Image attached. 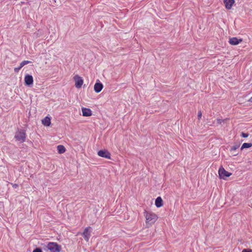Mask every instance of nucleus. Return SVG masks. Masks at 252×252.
<instances>
[{"label": "nucleus", "mask_w": 252, "mask_h": 252, "mask_svg": "<svg viewBox=\"0 0 252 252\" xmlns=\"http://www.w3.org/2000/svg\"><path fill=\"white\" fill-rule=\"evenodd\" d=\"M241 136L243 137H244V138H247L249 136V134L248 133H244V132H242L241 133Z\"/></svg>", "instance_id": "obj_19"}, {"label": "nucleus", "mask_w": 252, "mask_h": 252, "mask_svg": "<svg viewBox=\"0 0 252 252\" xmlns=\"http://www.w3.org/2000/svg\"><path fill=\"white\" fill-rule=\"evenodd\" d=\"M12 185L14 188H17L18 187V185L17 184H12Z\"/></svg>", "instance_id": "obj_24"}, {"label": "nucleus", "mask_w": 252, "mask_h": 252, "mask_svg": "<svg viewBox=\"0 0 252 252\" xmlns=\"http://www.w3.org/2000/svg\"><path fill=\"white\" fill-rule=\"evenodd\" d=\"M242 252H252V250L251 249H244Z\"/></svg>", "instance_id": "obj_22"}, {"label": "nucleus", "mask_w": 252, "mask_h": 252, "mask_svg": "<svg viewBox=\"0 0 252 252\" xmlns=\"http://www.w3.org/2000/svg\"><path fill=\"white\" fill-rule=\"evenodd\" d=\"M21 68L22 67H20V66L19 67H15L14 68V71L15 72H18Z\"/></svg>", "instance_id": "obj_23"}, {"label": "nucleus", "mask_w": 252, "mask_h": 252, "mask_svg": "<svg viewBox=\"0 0 252 252\" xmlns=\"http://www.w3.org/2000/svg\"><path fill=\"white\" fill-rule=\"evenodd\" d=\"M92 228L90 226H88L84 229L83 232V236L84 239L86 242H88L91 236V231Z\"/></svg>", "instance_id": "obj_5"}, {"label": "nucleus", "mask_w": 252, "mask_h": 252, "mask_svg": "<svg viewBox=\"0 0 252 252\" xmlns=\"http://www.w3.org/2000/svg\"><path fill=\"white\" fill-rule=\"evenodd\" d=\"M97 155L102 158H105L107 159L111 158L110 153L107 150H100L98 152Z\"/></svg>", "instance_id": "obj_7"}, {"label": "nucleus", "mask_w": 252, "mask_h": 252, "mask_svg": "<svg viewBox=\"0 0 252 252\" xmlns=\"http://www.w3.org/2000/svg\"><path fill=\"white\" fill-rule=\"evenodd\" d=\"M201 116H202V113L201 111H199L198 112V115H197L198 119L199 120L201 118Z\"/></svg>", "instance_id": "obj_20"}, {"label": "nucleus", "mask_w": 252, "mask_h": 252, "mask_svg": "<svg viewBox=\"0 0 252 252\" xmlns=\"http://www.w3.org/2000/svg\"><path fill=\"white\" fill-rule=\"evenodd\" d=\"M232 154H233V156H236V155H238V153H232Z\"/></svg>", "instance_id": "obj_25"}, {"label": "nucleus", "mask_w": 252, "mask_h": 252, "mask_svg": "<svg viewBox=\"0 0 252 252\" xmlns=\"http://www.w3.org/2000/svg\"><path fill=\"white\" fill-rule=\"evenodd\" d=\"M223 2L225 5V8L227 9H230L232 8L233 4L235 2L234 0H223Z\"/></svg>", "instance_id": "obj_9"}, {"label": "nucleus", "mask_w": 252, "mask_h": 252, "mask_svg": "<svg viewBox=\"0 0 252 252\" xmlns=\"http://www.w3.org/2000/svg\"><path fill=\"white\" fill-rule=\"evenodd\" d=\"M42 123L43 125L46 126H49L51 125V120L48 117H46L42 120Z\"/></svg>", "instance_id": "obj_14"}, {"label": "nucleus", "mask_w": 252, "mask_h": 252, "mask_svg": "<svg viewBox=\"0 0 252 252\" xmlns=\"http://www.w3.org/2000/svg\"><path fill=\"white\" fill-rule=\"evenodd\" d=\"M250 101L252 102V97L250 99Z\"/></svg>", "instance_id": "obj_26"}, {"label": "nucleus", "mask_w": 252, "mask_h": 252, "mask_svg": "<svg viewBox=\"0 0 252 252\" xmlns=\"http://www.w3.org/2000/svg\"><path fill=\"white\" fill-rule=\"evenodd\" d=\"M33 252H42V251L39 248H36L33 251Z\"/></svg>", "instance_id": "obj_21"}, {"label": "nucleus", "mask_w": 252, "mask_h": 252, "mask_svg": "<svg viewBox=\"0 0 252 252\" xmlns=\"http://www.w3.org/2000/svg\"><path fill=\"white\" fill-rule=\"evenodd\" d=\"M155 205L157 207L159 208L163 206V201L161 197H158L155 201Z\"/></svg>", "instance_id": "obj_13"}, {"label": "nucleus", "mask_w": 252, "mask_h": 252, "mask_svg": "<svg viewBox=\"0 0 252 252\" xmlns=\"http://www.w3.org/2000/svg\"><path fill=\"white\" fill-rule=\"evenodd\" d=\"M31 62L29 61H24L20 63V67H23L25 65L30 63Z\"/></svg>", "instance_id": "obj_17"}, {"label": "nucleus", "mask_w": 252, "mask_h": 252, "mask_svg": "<svg viewBox=\"0 0 252 252\" xmlns=\"http://www.w3.org/2000/svg\"><path fill=\"white\" fill-rule=\"evenodd\" d=\"M57 150L58 152L61 154L64 153L65 152L66 149L63 145H60L57 146Z\"/></svg>", "instance_id": "obj_15"}, {"label": "nucleus", "mask_w": 252, "mask_h": 252, "mask_svg": "<svg viewBox=\"0 0 252 252\" xmlns=\"http://www.w3.org/2000/svg\"><path fill=\"white\" fill-rule=\"evenodd\" d=\"M82 115L83 116L89 117L92 115V111L90 109L86 108H82Z\"/></svg>", "instance_id": "obj_10"}, {"label": "nucleus", "mask_w": 252, "mask_h": 252, "mask_svg": "<svg viewBox=\"0 0 252 252\" xmlns=\"http://www.w3.org/2000/svg\"><path fill=\"white\" fill-rule=\"evenodd\" d=\"M219 174L220 178L224 179L229 177L231 173L226 171L223 168H220L219 170Z\"/></svg>", "instance_id": "obj_6"}, {"label": "nucleus", "mask_w": 252, "mask_h": 252, "mask_svg": "<svg viewBox=\"0 0 252 252\" xmlns=\"http://www.w3.org/2000/svg\"><path fill=\"white\" fill-rule=\"evenodd\" d=\"M46 248L50 252H60L62 249L61 246L55 242L48 243Z\"/></svg>", "instance_id": "obj_2"}, {"label": "nucleus", "mask_w": 252, "mask_h": 252, "mask_svg": "<svg viewBox=\"0 0 252 252\" xmlns=\"http://www.w3.org/2000/svg\"><path fill=\"white\" fill-rule=\"evenodd\" d=\"M252 146V143H244L241 148V150H242L243 149H245V148H250Z\"/></svg>", "instance_id": "obj_16"}, {"label": "nucleus", "mask_w": 252, "mask_h": 252, "mask_svg": "<svg viewBox=\"0 0 252 252\" xmlns=\"http://www.w3.org/2000/svg\"><path fill=\"white\" fill-rule=\"evenodd\" d=\"M25 84L28 86L32 85L33 82V77L31 75H26L24 78Z\"/></svg>", "instance_id": "obj_8"}, {"label": "nucleus", "mask_w": 252, "mask_h": 252, "mask_svg": "<svg viewBox=\"0 0 252 252\" xmlns=\"http://www.w3.org/2000/svg\"><path fill=\"white\" fill-rule=\"evenodd\" d=\"M242 41V39H238L236 37H233L229 39V42L230 44L235 45Z\"/></svg>", "instance_id": "obj_12"}, {"label": "nucleus", "mask_w": 252, "mask_h": 252, "mask_svg": "<svg viewBox=\"0 0 252 252\" xmlns=\"http://www.w3.org/2000/svg\"><path fill=\"white\" fill-rule=\"evenodd\" d=\"M143 214L147 227L151 226L158 219V216L155 213L151 211L145 210Z\"/></svg>", "instance_id": "obj_1"}, {"label": "nucleus", "mask_w": 252, "mask_h": 252, "mask_svg": "<svg viewBox=\"0 0 252 252\" xmlns=\"http://www.w3.org/2000/svg\"><path fill=\"white\" fill-rule=\"evenodd\" d=\"M14 137L16 140L23 143L26 140V134L24 131L20 130L15 133Z\"/></svg>", "instance_id": "obj_3"}, {"label": "nucleus", "mask_w": 252, "mask_h": 252, "mask_svg": "<svg viewBox=\"0 0 252 252\" xmlns=\"http://www.w3.org/2000/svg\"><path fill=\"white\" fill-rule=\"evenodd\" d=\"M239 147V145H234L231 148V151H234Z\"/></svg>", "instance_id": "obj_18"}, {"label": "nucleus", "mask_w": 252, "mask_h": 252, "mask_svg": "<svg viewBox=\"0 0 252 252\" xmlns=\"http://www.w3.org/2000/svg\"><path fill=\"white\" fill-rule=\"evenodd\" d=\"M73 79L75 81V86L77 88H80L84 82L83 79L78 75H75L73 77Z\"/></svg>", "instance_id": "obj_4"}, {"label": "nucleus", "mask_w": 252, "mask_h": 252, "mask_svg": "<svg viewBox=\"0 0 252 252\" xmlns=\"http://www.w3.org/2000/svg\"><path fill=\"white\" fill-rule=\"evenodd\" d=\"M103 87V86L101 83H96L94 85V90L96 93H98L102 90Z\"/></svg>", "instance_id": "obj_11"}]
</instances>
